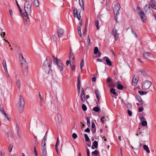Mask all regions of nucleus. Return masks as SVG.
Here are the masks:
<instances>
[{
  "instance_id": "1",
  "label": "nucleus",
  "mask_w": 156,
  "mask_h": 156,
  "mask_svg": "<svg viewBox=\"0 0 156 156\" xmlns=\"http://www.w3.org/2000/svg\"><path fill=\"white\" fill-rule=\"evenodd\" d=\"M52 61L51 58L47 57L43 63L42 68L46 74H49L51 69Z\"/></svg>"
},
{
  "instance_id": "2",
  "label": "nucleus",
  "mask_w": 156,
  "mask_h": 156,
  "mask_svg": "<svg viewBox=\"0 0 156 156\" xmlns=\"http://www.w3.org/2000/svg\"><path fill=\"white\" fill-rule=\"evenodd\" d=\"M19 58L23 70V75L24 76H26L27 75L28 71V66L26 61L21 53L19 54Z\"/></svg>"
},
{
  "instance_id": "3",
  "label": "nucleus",
  "mask_w": 156,
  "mask_h": 156,
  "mask_svg": "<svg viewBox=\"0 0 156 156\" xmlns=\"http://www.w3.org/2000/svg\"><path fill=\"white\" fill-rule=\"evenodd\" d=\"M31 5L28 2H25L24 6L25 12L21 14L23 17H27L28 16H31Z\"/></svg>"
},
{
  "instance_id": "4",
  "label": "nucleus",
  "mask_w": 156,
  "mask_h": 156,
  "mask_svg": "<svg viewBox=\"0 0 156 156\" xmlns=\"http://www.w3.org/2000/svg\"><path fill=\"white\" fill-rule=\"evenodd\" d=\"M54 63L57 65L58 69L62 71L64 68V66L62 61L59 59H55L54 60Z\"/></svg>"
},
{
  "instance_id": "5",
  "label": "nucleus",
  "mask_w": 156,
  "mask_h": 156,
  "mask_svg": "<svg viewBox=\"0 0 156 156\" xmlns=\"http://www.w3.org/2000/svg\"><path fill=\"white\" fill-rule=\"evenodd\" d=\"M25 102L23 97L21 95L20 97V103L19 106V110L20 112H21L23 110Z\"/></svg>"
},
{
  "instance_id": "6",
  "label": "nucleus",
  "mask_w": 156,
  "mask_h": 156,
  "mask_svg": "<svg viewBox=\"0 0 156 156\" xmlns=\"http://www.w3.org/2000/svg\"><path fill=\"white\" fill-rule=\"evenodd\" d=\"M152 85V83L148 80L145 81L142 84V87L143 89L146 90L148 89Z\"/></svg>"
},
{
  "instance_id": "7",
  "label": "nucleus",
  "mask_w": 156,
  "mask_h": 156,
  "mask_svg": "<svg viewBox=\"0 0 156 156\" xmlns=\"http://www.w3.org/2000/svg\"><path fill=\"white\" fill-rule=\"evenodd\" d=\"M74 16L75 17H76L79 20H80L81 16L80 15V11H79L78 10H77V9L75 8H74L73 9Z\"/></svg>"
},
{
  "instance_id": "8",
  "label": "nucleus",
  "mask_w": 156,
  "mask_h": 156,
  "mask_svg": "<svg viewBox=\"0 0 156 156\" xmlns=\"http://www.w3.org/2000/svg\"><path fill=\"white\" fill-rule=\"evenodd\" d=\"M120 9V5L119 3H116L115 4L114 7V14L116 15H118L119 14V12Z\"/></svg>"
},
{
  "instance_id": "9",
  "label": "nucleus",
  "mask_w": 156,
  "mask_h": 156,
  "mask_svg": "<svg viewBox=\"0 0 156 156\" xmlns=\"http://www.w3.org/2000/svg\"><path fill=\"white\" fill-rule=\"evenodd\" d=\"M139 17H140L142 21L144 23L145 20H146L147 17L145 15V13L142 12V11H140V12L139 13Z\"/></svg>"
},
{
  "instance_id": "10",
  "label": "nucleus",
  "mask_w": 156,
  "mask_h": 156,
  "mask_svg": "<svg viewBox=\"0 0 156 156\" xmlns=\"http://www.w3.org/2000/svg\"><path fill=\"white\" fill-rule=\"evenodd\" d=\"M112 34L113 36L115 37V40H116L119 36V34L117 32V30L115 29V27H114L112 30Z\"/></svg>"
},
{
  "instance_id": "11",
  "label": "nucleus",
  "mask_w": 156,
  "mask_h": 156,
  "mask_svg": "<svg viewBox=\"0 0 156 156\" xmlns=\"http://www.w3.org/2000/svg\"><path fill=\"white\" fill-rule=\"evenodd\" d=\"M57 32L58 37L60 38L62 37L64 33V31L63 29L59 28L57 30Z\"/></svg>"
},
{
  "instance_id": "12",
  "label": "nucleus",
  "mask_w": 156,
  "mask_h": 156,
  "mask_svg": "<svg viewBox=\"0 0 156 156\" xmlns=\"http://www.w3.org/2000/svg\"><path fill=\"white\" fill-rule=\"evenodd\" d=\"M149 4L152 8L156 10V8H154L156 6V2L154 0H151L149 2Z\"/></svg>"
},
{
  "instance_id": "13",
  "label": "nucleus",
  "mask_w": 156,
  "mask_h": 156,
  "mask_svg": "<svg viewBox=\"0 0 156 156\" xmlns=\"http://www.w3.org/2000/svg\"><path fill=\"white\" fill-rule=\"evenodd\" d=\"M150 8L151 6L149 4H146L144 6V9L145 10V12L147 13L149 12H150Z\"/></svg>"
},
{
  "instance_id": "14",
  "label": "nucleus",
  "mask_w": 156,
  "mask_h": 156,
  "mask_svg": "<svg viewBox=\"0 0 156 156\" xmlns=\"http://www.w3.org/2000/svg\"><path fill=\"white\" fill-rule=\"evenodd\" d=\"M143 55V56L146 59H147L148 57H151L152 56L151 53L148 52H144Z\"/></svg>"
},
{
  "instance_id": "15",
  "label": "nucleus",
  "mask_w": 156,
  "mask_h": 156,
  "mask_svg": "<svg viewBox=\"0 0 156 156\" xmlns=\"http://www.w3.org/2000/svg\"><path fill=\"white\" fill-rule=\"evenodd\" d=\"M137 78L136 77H135V76L132 79V84L133 86H136L137 85L138 82Z\"/></svg>"
},
{
  "instance_id": "16",
  "label": "nucleus",
  "mask_w": 156,
  "mask_h": 156,
  "mask_svg": "<svg viewBox=\"0 0 156 156\" xmlns=\"http://www.w3.org/2000/svg\"><path fill=\"white\" fill-rule=\"evenodd\" d=\"M73 53L72 52V49H70L69 55V60H70L71 58H72L73 60H74L75 58L73 56Z\"/></svg>"
},
{
  "instance_id": "17",
  "label": "nucleus",
  "mask_w": 156,
  "mask_h": 156,
  "mask_svg": "<svg viewBox=\"0 0 156 156\" xmlns=\"http://www.w3.org/2000/svg\"><path fill=\"white\" fill-rule=\"evenodd\" d=\"M138 71L144 76H146L147 75V73L144 69H139Z\"/></svg>"
},
{
  "instance_id": "18",
  "label": "nucleus",
  "mask_w": 156,
  "mask_h": 156,
  "mask_svg": "<svg viewBox=\"0 0 156 156\" xmlns=\"http://www.w3.org/2000/svg\"><path fill=\"white\" fill-rule=\"evenodd\" d=\"M59 144H60V141L59 140L58 137L57 138V141L56 144L55 145V149L58 153V147L59 145Z\"/></svg>"
},
{
  "instance_id": "19",
  "label": "nucleus",
  "mask_w": 156,
  "mask_h": 156,
  "mask_svg": "<svg viewBox=\"0 0 156 156\" xmlns=\"http://www.w3.org/2000/svg\"><path fill=\"white\" fill-rule=\"evenodd\" d=\"M92 156H97L100 155L99 154V152L97 150H95L94 151H93L91 153Z\"/></svg>"
},
{
  "instance_id": "20",
  "label": "nucleus",
  "mask_w": 156,
  "mask_h": 156,
  "mask_svg": "<svg viewBox=\"0 0 156 156\" xmlns=\"http://www.w3.org/2000/svg\"><path fill=\"white\" fill-rule=\"evenodd\" d=\"M41 152L43 156H46L47 151L46 148H41Z\"/></svg>"
},
{
  "instance_id": "21",
  "label": "nucleus",
  "mask_w": 156,
  "mask_h": 156,
  "mask_svg": "<svg viewBox=\"0 0 156 156\" xmlns=\"http://www.w3.org/2000/svg\"><path fill=\"white\" fill-rule=\"evenodd\" d=\"M106 82L109 84L110 86L113 83V81L112 79L109 77H108L107 80Z\"/></svg>"
},
{
  "instance_id": "22",
  "label": "nucleus",
  "mask_w": 156,
  "mask_h": 156,
  "mask_svg": "<svg viewBox=\"0 0 156 156\" xmlns=\"http://www.w3.org/2000/svg\"><path fill=\"white\" fill-rule=\"evenodd\" d=\"M105 58H106V62L107 64L109 66H111L112 65V62L110 59L107 57H105Z\"/></svg>"
},
{
  "instance_id": "23",
  "label": "nucleus",
  "mask_w": 156,
  "mask_h": 156,
  "mask_svg": "<svg viewBox=\"0 0 156 156\" xmlns=\"http://www.w3.org/2000/svg\"><path fill=\"white\" fill-rule=\"evenodd\" d=\"M33 4L35 7H38L39 5L38 0H34L33 2Z\"/></svg>"
},
{
  "instance_id": "24",
  "label": "nucleus",
  "mask_w": 156,
  "mask_h": 156,
  "mask_svg": "<svg viewBox=\"0 0 156 156\" xmlns=\"http://www.w3.org/2000/svg\"><path fill=\"white\" fill-rule=\"evenodd\" d=\"M143 148L144 149L147 151V152L149 153L150 152V151L147 146L146 145H144L143 146Z\"/></svg>"
},
{
  "instance_id": "25",
  "label": "nucleus",
  "mask_w": 156,
  "mask_h": 156,
  "mask_svg": "<svg viewBox=\"0 0 156 156\" xmlns=\"http://www.w3.org/2000/svg\"><path fill=\"white\" fill-rule=\"evenodd\" d=\"M29 16H28L25 17H26L25 20L26 22V23L28 25L30 24V20L29 17Z\"/></svg>"
},
{
  "instance_id": "26",
  "label": "nucleus",
  "mask_w": 156,
  "mask_h": 156,
  "mask_svg": "<svg viewBox=\"0 0 156 156\" xmlns=\"http://www.w3.org/2000/svg\"><path fill=\"white\" fill-rule=\"evenodd\" d=\"M99 22L98 20H97L95 21V25L97 29L98 30L99 29Z\"/></svg>"
},
{
  "instance_id": "27",
  "label": "nucleus",
  "mask_w": 156,
  "mask_h": 156,
  "mask_svg": "<svg viewBox=\"0 0 156 156\" xmlns=\"http://www.w3.org/2000/svg\"><path fill=\"white\" fill-rule=\"evenodd\" d=\"M41 148H46L45 147L46 146V143L45 141H44V140H42L41 143Z\"/></svg>"
},
{
  "instance_id": "28",
  "label": "nucleus",
  "mask_w": 156,
  "mask_h": 156,
  "mask_svg": "<svg viewBox=\"0 0 156 156\" xmlns=\"http://www.w3.org/2000/svg\"><path fill=\"white\" fill-rule=\"evenodd\" d=\"M117 88L119 90H122L123 88V86L120 84H118L117 85Z\"/></svg>"
},
{
  "instance_id": "29",
  "label": "nucleus",
  "mask_w": 156,
  "mask_h": 156,
  "mask_svg": "<svg viewBox=\"0 0 156 156\" xmlns=\"http://www.w3.org/2000/svg\"><path fill=\"white\" fill-rule=\"evenodd\" d=\"M80 98L81 100L83 102H84L85 101V94H81Z\"/></svg>"
},
{
  "instance_id": "30",
  "label": "nucleus",
  "mask_w": 156,
  "mask_h": 156,
  "mask_svg": "<svg viewBox=\"0 0 156 156\" xmlns=\"http://www.w3.org/2000/svg\"><path fill=\"white\" fill-rule=\"evenodd\" d=\"M20 81L19 79H16V85L18 88L19 89L20 87Z\"/></svg>"
},
{
  "instance_id": "31",
  "label": "nucleus",
  "mask_w": 156,
  "mask_h": 156,
  "mask_svg": "<svg viewBox=\"0 0 156 156\" xmlns=\"http://www.w3.org/2000/svg\"><path fill=\"white\" fill-rule=\"evenodd\" d=\"M94 147V148H98V142L96 141H95L93 143V145Z\"/></svg>"
},
{
  "instance_id": "32",
  "label": "nucleus",
  "mask_w": 156,
  "mask_h": 156,
  "mask_svg": "<svg viewBox=\"0 0 156 156\" xmlns=\"http://www.w3.org/2000/svg\"><path fill=\"white\" fill-rule=\"evenodd\" d=\"M93 110L96 112H98L100 111V109L97 107H95L93 108Z\"/></svg>"
},
{
  "instance_id": "33",
  "label": "nucleus",
  "mask_w": 156,
  "mask_h": 156,
  "mask_svg": "<svg viewBox=\"0 0 156 156\" xmlns=\"http://www.w3.org/2000/svg\"><path fill=\"white\" fill-rule=\"evenodd\" d=\"M84 66V61L83 59H82L81 61V63L80 64V69L81 70H82V68Z\"/></svg>"
},
{
  "instance_id": "34",
  "label": "nucleus",
  "mask_w": 156,
  "mask_h": 156,
  "mask_svg": "<svg viewBox=\"0 0 156 156\" xmlns=\"http://www.w3.org/2000/svg\"><path fill=\"white\" fill-rule=\"evenodd\" d=\"M126 107L128 109V110H130L131 109L132 106L131 104L130 103H128L126 105Z\"/></svg>"
},
{
  "instance_id": "35",
  "label": "nucleus",
  "mask_w": 156,
  "mask_h": 156,
  "mask_svg": "<svg viewBox=\"0 0 156 156\" xmlns=\"http://www.w3.org/2000/svg\"><path fill=\"white\" fill-rule=\"evenodd\" d=\"M99 51L98 48V47H95L94 48V53L95 54H96Z\"/></svg>"
},
{
  "instance_id": "36",
  "label": "nucleus",
  "mask_w": 156,
  "mask_h": 156,
  "mask_svg": "<svg viewBox=\"0 0 156 156\" xmlns=\"http://www.w3.org/2000/svg\"><path fill=\"white\" fill-rule=\"evenodd\" d=\"M131 32L132 34L134 35L135 37L136 38H137L138 37V36L136 33L135 31L133 29H132Z\"/></svg>"
},
{
  "instance_id": "37",
  "label": "nucleus",
  "mask_w": 156,
  "mask_h": 156,
  "mask_svg": "<svg viewBox=\"0 0 156 156\" xmlns=\"http://www.w3.org/2000/svg\"><path fill=\"white\" fill-rule=\"evenodd\" d=\"M110 92L114 94V95H115L116 94V93L115 92V90L114 88H112L110 90Z\"/></svg>"
},
{
  "instance_id": "38",
  "label": "nucleus",
  "mask_w": 156,
  "mask_h": 156,
  "mask_svg": "<svg viewBox=\"0 0 156 156\" xmlns=\"http://www.w3.org/2000/svg\"><path fill=\"white\" fill-rule=\"evenodd\" d=\"M84 136L85 138V140L87 142H89L90 141V140L87 134H85L84 135Z\"/></svg>"
},
{
  "instance_id": "39",
  "label": "nucleus",
  "mask_w": 156,
  "mask_h": 156,
  "mask_svg": "<svg viewBox=\"0 0 156 156\" xmlns=\"http://www.w3.org/2000/svg\"><path fill=\"white\" fill-rule=\"evenodd\" d=\"M137 99L138 101L141 104H144V101L141 99L140 97H137Z\"/></svg>"
},
{
  "instance_id": "40",
  "label": "nucleus",
  "mask_w": 156,
  "mask_h": 156,
  "mask_svg": "<svg viewBox=\"0 0 156 156\" xmlns=\"http://www.w3.org/2000/svg\"><path fill=\"white\" fill-rule=\"evenodd\" d=\"M100 120L103 123H104V122H105L106 120H107L106 119L105 117H101L100 119Z\"/></svg>"
},
{
  "instance_id": "41",
  "label": "nucleus",
  "mask_w": 156,
  "mask_h": 156,
  "mask_svg": "<svg viewBox=\"0 0 156 156\" xmlns=\"http://www.w3.org/2000/svg\"><path fill=\"white\" fill-rule=\"evenodd\" d=\"M82 109L83 111H86L87 110V107L86 105L83 104L82 105Z\"/></svg>"
},
{
  "instance_id": "42",
  "label": "nucleus",
  "mask_w": 156,
  "mask_h": 156,
  "mask_svg": "<svg viewBox=\"0 0 156 156\" xmlns=\"http://www.w3.org/2000/svg\"><path fill=\"white\" fill-rule=\"evenodd\" d=\"M78 32L79 35H80V37H81L82 35H81V29H80V26H79L78 27Z\"/></svg>"
},
{
  "instance_id": "43",
  "label": "nucleus",
  "mask_w": 156,
  "mask_h": 156,
  "mask_svg": "<svg viewBox=\"0 0 156 156\" xmlns=\"http://www.w3.org/2000/svg\"><path fill=\"white\" fill-rule=\"evenodd\" d=\"M147 123L146 121H143L142 122V126H147Z\"/></svg>"
},
{
  "instance_id": "44",
  "label": "nucleus",
  "mask_w": 156,
  "mask_h": 156,
  "mask_svg": "<svg viewBox=\"0 0 156 156\" xmlns=\"http://www.w3.org/2000/svg\"><path fill=\"white\" fill-rule=\"evenodd\" d=\"M52 39H53V40L54 41H56V43L57 44L58 39H57V38L56 36L55 35H53L52 36Z\"/></svg>"
},
{
  "instance_id": "45",
  "label": "nucleus",
  "mask_w": 156,
  "mask_h": 156,
  "mask_svg": "<svg viewBox=\"0 0 156 156\" xmlns=\"http://www.w3.org/2000/svg\"><path fill=\"white\" fill-rule=\"evenodd\" d=\"M77 83L80 84L81 83V76L79 75L77 78Z\"/></svg>"
},
{
  "instance_id": "46",
  "label": "nucleus",
  "mask_w": 156,
  "mask_h": 156,
  "mask_svg": "<svg viewBox=\"0 0 156 156\" xmlns=\"http://www.w3.org/2000/svg\"><path fill=\"white\" fill-rule=\"evenodd\" d=\"M16 4H17V7H18V8H19V9L20 13V14L21 15V14L22 13V10L21 9V8H20V7L19 6V5L18 4V2H17L16 1Z\"/></svg>"
},
{
  "instance_id": "47",
  "label": "nucleus",
  "mask_w": 156,
  "mask_h": 156,
  "mask_svg": "<svg viewBox=\"0 0 156 156\" xmlns=\"http://www.w3.org/2000/svg\"><path fill=\"white\" fill-rule=\"evenodd\" d=\"M12 147L13 146L12 144L9 145L8 148L9 151V152H11V151Z\"/></svg>"
},
{
  "instance_id": "48",
  "label": "nucleus",
  "mask_w": 156,
  "mask_h": 156,
  "mask_svg": "<svg viewBox=\"0 0 156 156\" xmlns=\"http://www.w3.org/2000/svg\"><path fill=\"white\" fill-rule=\"evenodd\" d=\"M138 93H139V94L140 95H143L144 94H145L147 93L146 92H144L141 91H139Z\"/></svg>"
},
{
  "instance_id": "49",
  "label": "nucleus",
  "mask_w": 156,
  "mask_h": 156,
  "mask_svg": "<svg viewBox=\"0 0 156 156\" xmlns=\"http://www.w3.org/2000/svg\"><path fill=\"white\" fill-rule=\"evenodd\" d=\"M72 136L74 139H76L77 137V136L76 133H74L73 134Z\"/></svg>"
},
{
  "instance_id": "50",
  "label": "nucleus",
  "mask_w": 156,
  "mask_h": 156,
  "mask_svg": "<svg viewBox=\"0 0 156 156\" xmlns=\"http://www.w3.org/2000/svg\"><path fill=\"white\" fill-rule=\"evenodd\" d=\"M129 116H131L132 115V112L130 110H127Z\"/></svg>"
},
{
  "instance_id": "51",
  "label": "nucleus",
  "mask_w": 156,
  "mask_h": 156,
  "mask_svg": "<svg viewBox=\"0 0 156 156\" xmlns=\"http://www.w3.org/2000/svg\"><path fill=\"white\" fill-rule=\"evenodd\" d=\"M95 93L96 95H99V92L97 89H95Z\"/></svg>"
},
{
  "instance_id": "52",
  "label": "nucleus",
  "mask_w": 156,
  "mask_h": 156,
  "mask_svg": "<svg viewBox=\"0 0 156 156\" xmlns=\"http://www.w3.org/2000/svg\"><path fill=\"white\" fill-rule=\"evenodd\" d=\"M96 96L97 98L98 101V102L99 104H100V102H99V100L100 99L101 97L100 96H99V95H96Z\"/></svg>"
},
{
  "instance_id": "53",
  "label": "nucleus",
  "mask_w": 156,
  "mask_h": 156,
  "mask_svg": "<svg viewBox=\"0 0 156 156\" xmlns=\"http://www.w3.org/2000/svg\"><path fill=\"white\" fill-rule=\"evenodd\" d=\"M87 42L88 44L89 45L90 44V38H89V36L88 37V39H87Z\"/></svg>"
},
{
  "instance_id": "54",
  "label": "nucleus",
  "mask_w": 156,
  "mask_h": 156,
  "mask_svg": "<svg viewBox=\"0 0 156 156\" xmlns=\"http://www.w3.org/2000/svg\"><path fill=\"white\" fill-rule=\"evenodd\" d=\"M87 156H90L89 150L88 148H87Z\"/></svg>"
},
{
  "instance_id": "55",
  "label": "nucleus",
  "mask_w": 156,
  "mask_h": 156,
  "mask_svg": "<svg viewBox=\"0 0 156 156\" xmlns=\"http://www.w3.org/2000/svg\"><path fill=\"white\" fill-rule=\"evenodd\" d=\"M5 35V32H2L0 34L2 37H4Z\"/></svg>"
},
{
  "instance_id": "56",
  "label": "nucleus",
  "mask_w": 156,
  "mask_h": 156,
  "mask_svg": "<svg viewBox=\"0 0 156 156\" xmlns=\"http://www.w3.org/2000/svg\"><path fill=\"white\" fill-rule=\"evenodd\" d=\"M17 134L19 137H20L21 136V134L20 132H19L18 129H17Z\"/></svg>"
},
{
  "instance_id": "57",
  "label": "nucleus",
  "mask_w": 156,
  "mask_h": 156,
  "mask_svg": "<svg viewBox=\"0 0 156 156\" xmlns=\"http://www.w3.org/2000/svg\"><path fill=\"white\" fill-rule=\"evenodd\" d=\"M87 32L86 28H85V29L84 30V31L83 33V36H85Z\"/></svg>"
},
{
  "instance_id": "58",
  "label": "nucleus",
  "mask_w": 156,
  "mask_h": 156,
  "mask_svg": "<svg viewBox=\"0 0 156 156\" xmlns=\"http://www.w3.org/2000/svg\"><path fill=\"white\" fill-rule=\"evenodd\" d=\"M34 138H35V144H37L38 143V142L37 141V137L36 136H34Z\"/></svg>"
},
{
  "instance_id": "59",
  "label": "nucleus",
  "mask_w": 156,
  "mask_h": 156,
  "mask_svg": "<svg viewBox=\"0 0 156 156\" xmlns=\"http://www.w3.org/2000/svg\"><path fill=\"white\" fill-rule=\"evenodd\" d=\"M92 131L93 133H95L96 131V128H92Z\"/></svg>"
},
{
  "instance_id": "60",
  "label": "nucleus",
  "mask_w": 156,
  "mask_h": 156,
  "mask_svg": "<svg viewBox=\"0 0 156 156\" xmlns=\"http://www.w3.org/2000/svg\"><path fill=\"white\" fill-rule=\"evenodd\" d=\"M84 132H86L89 133L90 132V129L89 128H87L85 129Z\"/></svg>"
},
{
  "instance_id": "61",
  "label": "nucleus",
  "mask_w": 156,
  "mask_h": 156,
  "mask_svg": "<svg viewBox=\"0 0 156 156\" xmlns=\"http://www.w3.org/2000/svg\"><path fill=\"white\" fill-rule=\"evenodd\" d=\"M143 108L142 107L139 108V112H141L143 110Z\"/></svg>"
},
{
  "instance_id": "62",
  "label": "nucleus",
  "mask_w": 156,
  "mask_h": 156,
  "mask_svg": "<svg viewBox=\"0 0 156 156\" xmlns=\"http://www.w3.org/2000/svg\"><path fill=\"white\" fill-rule=\"evenodd\" d=\"M71 69L73 71L75 70V66L74 65L72 67H71Z\"/></svg>"
},
{
  "instance_id": "63",
  "label": "nucleus",
  "mask_w": 156,
  "mask_h": 156,
  "mask_svg": "<svg viewBox=\"0 0 156 156\" xmlns=\"http://www.w3.org/2000/svg\"><path fill=\"white\" fill-rule=\"evenodd\" d=\"M91 127L92 128H95V125L94 122H92L91 124Z\"/></svg>"
},
{
  "instance_id": "64",
  "label": "nucleus",
  "mask_w": 156,
  "mask_h": 156,
  "mask_svg": "<svg viewBox=\"0 0 156 156\" xmlns=\"http://www.w3.org/2000/svg\"><path fill=\"white\" fill-rule=\"evenodd\" d=\"M86 120H87V124H90V120L89 119V118L88 117H86Z\"/></svg>"
}]
</instances>
